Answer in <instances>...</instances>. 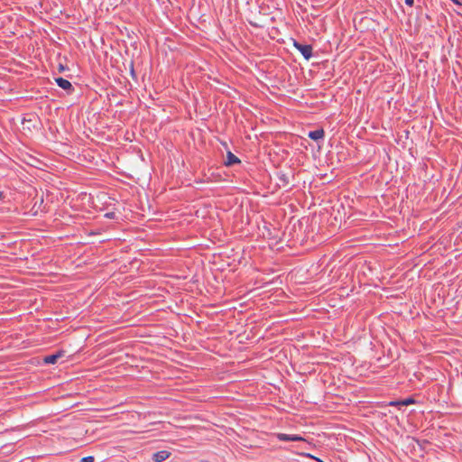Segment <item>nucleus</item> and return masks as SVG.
Segmentation results:
<instances>
[{
    "instance_id": "1",
    "label": "nucleus",
    "mask_w": 462,
    "mask_h": 462,
    "mask_svg": "<svg viewBox=\"0 0 462 462\" xmlns=\"http://www.w3.org/2000/svg\"><path fill=\"white\" fill-rule=\"evenodd\" d=\"M293 46L301 53L305 60H309L313 53H312V46L310 44H302L297 41L293 42Z\"/></svg>"
},
{
    "instance_id": "2",
    "label": "nucleus",
    "mask_w": 462,
    "mask_h": 462,
    "mask_svg": "<svg viewBox=\"0 0 462 462\" xmlns=\"http://www.w3.org/2000/svg\"><path fill=\"white\" fill-rule=\"evenodd\" d=\"M276 437L280 441H306L301 436L294 434L277 433Z\"/></svg>"
},
{
    "instance_id": "3",
    "label": "nucleus",
    "mask_w": 462,
    "mask_h": 462,
    "mask_svg": "<svg viewBox=\"0 0 462 462\" xmlns=\"http://www.w3.org/2000/svg\"><path fill=\"white\" fill-rule=\"evenodd\" d=\"M65 355V351L64 350H59L57 351L56 353L54 354H51V355H49V356H46L44 358H43V362L45 364H49V365H54L58 362V360L64 356Z\"/></svg>"
},
{
    "instance_id": "4",
    "label": "nucleus",
    "mask_w": 462,
    "mask_h": 462,
    "mask_svg": "<svg viewBox=\"0 0 462 462\" xmlns=\"http://www.w3.org/2000/svg\"><path fill=\"white\" fill-rule=\"evenodd\" d=\"M55 81L60 88L68 91L69 93L74 90L72 84L66 79H63L61 77L56 78Z\"/></svg>"
},
{
    "instance_id": "5",
    "label": "nucleus",
    "mask_w": 462,
    "mask_h": 462,
    "mask_svg": "<svg viewBox=\"0 0 462 462\" xmlns=\"http://www.w3.org/2000/svg\"><path fill=\"white\" fill-rule=\"evenodd\" d=\"M171 453L168 450H160L153 454L154 462H163L171 457Z\"/></svg>"
},
{
    "instance_id": "6",
    "label": "nucleus",
    "mask_w": 462,
    "mask_h": 462,
    "mask_svg": "<svg viewBox=\"0 0 462 462\" xmlns=\"http://www.w3.org/2000/svg\"><path fill=\"white\" fill-rule=\"evenodd\" d=\"M239 163H241L240 159L237 156H236L232 152L228 151L226 153V160L225 162V165L229 167Z\"/></svg>"
},
{
    "instance_id": "7",
    "label": "nucleus",
    "mask_w": 462,
    "mask_h": 462,
    "mask_svg": "<svg viewBox=\"0 0 462 462\" xmlns=\"http://www.w3.org/2000/svg\"><path fill=\"white\" fill-rule=\"evenodd\" d=\"M277 180L280 182V186L286 187L290 183V176L289 174L283 172V171H278L276 173Z\"/></svg>"
},
{
    "instance_id": "8",
    "label": "nucleus",
    "mask_w": 462,
    "mask_h": 462,
    "mask_svg": "<svg viewBox=\"0 0 462 462\" xmlns=\"http://www.w3.org/2000/svg\"><path fill=\"white\" fill-rule=\"evenodd\" d=\"M324 135H325V132L322 128H319V129H317L314 131H310L308 134V136L314 141L323 139Z\"/></svg>"
},
{
    "instance_id": "9",
    "label": "nucleus",
    "mask_w": 462,
    "mask_h": 462,
    "mask_svg": "<svg viewBox=\"0 0 462 462\" xmlns=\"http://www.w3.org/2000/svg\"><path fill=\"white\" fill-rule=\"evenodd\" d=\"M416 401L412 398V397H409V398H406V399H403L402 401H398V402H390V405L392 406H396V405H404V406H408L410 404H413L415 403Z\"/></svg>"
},
{
    "instance_id": "10",
    "label": "nucleus",
    "mask_w": 462,
    "mask_h": 462,
    "mask_svg": "<svg viewBox=\"0 0 462 462\" xmlns=\"http://www.w3.org/2000/svg\"><path fill=\"white\" fill-rule=\"evenodd\" d=\"M95 458L93 456H88L81 458L80 462H94Z\"/></svg>"
},
{
    "instance_id": "11",
    "label": "nucleus",
    "mask_w": 462,
    "mask_h": 462,
    "mask_svg": "<svg viewBox=\"0 0 462 462\" xmlns=\"http://www.w3.org/2000/svg\"><path fill=\"white\" fill-rule=\"evenodd\" d=\"M300 455L304 456V457H310V458H312V459H314V460H316L318 462H322L321 459H319V457H314V456H312V455H310L309 453H300Z\"/></svg>"
},
{
    "instance_id": "12",
    "label": "nucleus",
    "mask_w": 462,
    "mask_h": 462,
    "mask_svg": "<svg viewBox=\"0 0 462 462\" xmlns=\"http://www.w3.org/2000/svg\"><path fill=\"white\" fill-rule=\"evenodd\" d=\"M405 4L408 5V6H413L414 5V0H404Z\"/></svg>"
},
{
    "instance_id": "13",
    "label": "nucleus",
    "mask_w": 462,
    "mask_h": 462,
    "mask_svg": "<svg viewBox=\"0 0 462 462\" xmlns=\"http://www.w3.org/2000/svg\"><path fill=\"white\" fill-rule=\"evenodd\" d=\"M105 217H107V218H114L115 217V213L114 212L106 213L105 215Z\"/></svg>"
},
{
    "instance_id": "14",
    "label": "nucleus",
    "mask_w": 462,
    "mask_h": 462,
    "mask_svg": "<svg viewBox=\"0 0 462 462\" xmlns=\"http://www.w3.org/2000/svg\"><path fill=\"white\" fill-rule=\"evenodd\" d=\"M5 198L4 192L0 190V200Z\"/></svg>"
},
{
    "instance_id": "15",
    "label": "nucleus",
    "mask_w": 462,
    "mask_h": 462,
    "mask_svg": "<svg viewBox=\"0 0 462 462\" xmlns=\"http://www.w3.org/2000/svg\"><path fill=\"white\" fill-rule=\"evenodd\" d=\"M60 70H63V66L62 65L60 66Z\"/></svg>"
}]
</instances>
